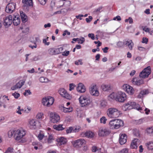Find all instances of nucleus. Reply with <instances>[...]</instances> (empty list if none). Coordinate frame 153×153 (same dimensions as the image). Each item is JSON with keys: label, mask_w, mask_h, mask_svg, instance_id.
Here are the masks:
<instances>
[{"label": "nucleus", "mask_w": 153, "mask_h": 153, "mask_svg": "<svg viewBox=\"0 0 153 153\" xmlns=\"http://www.w3.org/2000/svg\"><path fill=\"white\" fill-rule=\"evenodd\" d=\"M133 108H135L138 111L142 110V108L138 104H137L136 102L132 101H129L125 104L123 105L122 108V109L124 111H126Z\"/></svg>", "instance_id": "f257e3e1"}, {"label": "nucleus", "mask_w": 153, "mask_h": 153, "mask_svg": "<svg viewBox=\"0 0 153 153\" xmlns=\"http://www.w3.org/2000/svg\"><path fill=\"white\" fill-rule=\"evenodd\" d=\"M124 125L123 121L118 119L112 120L110 121L109 124L110 128L111 129H118L123 126Z\"/></svg>", "instance_id": "f03ea898"}, {"label": "nucleus", "mask_w": 153, "mask_h": 153, "mask_svg": "<svg viewBox=\"0 0 153 153\" xmlns=\"http://www.w3.org/2000/svg\"><path fill=\"white\" fill-rule=\"evenodd\" d=\"M120 112L117 108H108L107 112L108 117L110 118H116L119 117L120 115Z\"/></svg>", "instance_id": "7ed1b4c3"}, {"label": "nucleus", "mask_w": 153, "mask_h": 153, "mask_svg": "<svg viewBox=\"0 0 153 153\" xmlns=\"http://www.w3.org/2000/svg\"><path fill=\"white\" fill-rule=\"evenodd\" d=\"M79 103L82 105V107H84L89 105L91 101L88 95L81 96L79 98Z\"/></svg>", "instance_id": "20e7f679"}, {"label": "nucleus", "mask_w": 153, "mask_h": 153, "mask_svg": "<svg viewBox=\"0 0 153 153\" xmlns=\"http://www.w3.org/2000/svg\"><path fill=\"white\" fill-rule=\"evenodd\" d=\"M15 132L14 136L17 140H20L26 134L25 131L22 129L15 130Z\"/></svg>", "instance_id": "39448f33"}, {"label": "nucleus", "mask_w": 153, "mask_h": 153, "mask_svg": "<svg viewBox=\"0 0 153 153\" xmlns=\"http://www.w3.org/2000/svg\"><path fill=\"white\" fill-rule=\"evenodd\" d=\"M50 121L53 123H56L59 121L60 117L58 115L55 113L49 111L48 113Z\"/></svg>", "instance_id": "423d86ee"}, {"label": "nucleus", "mask_w": 153, "mask_h": 153, "mask_svg": "<svg viewBox=\"0 0 153 153\" xmlns=\"http://www.w3.org/2000/svg\"><path fill=\"white\" fill-rule=\"evenodd\" d=\"M115 100L119 102H123L125 101L126 98L125 93L122 91L118 92L117 93Z\"/></svg>", "instance_id": "0eeeda50"}, {"label": "nucleus", "mask_w": 153, "mask_h": 153, "mask_svg": "<svg viewBox=\"0 0 153 153\" xmlns=\"http://www.w3.org/2000/svg\"><path fill=\"white\" fill-rule=\"evenodd\" d=\"M151 72V68L150 66H148L145 68L139 75V76L143 78H145L148 76Z\"/></svg>", "instance_id": "6e6552de"}, {"label": "nucleus", "mask_w": 153, "mask_h": 153, "mask_svg": "<svg viewBox=\"0 0 153 153\" xmlns=\"http://www.w3.org/2000/svg\"><path fill=\"white\" fill-rule=\"evenodd\" d=\"M13 22L12 16L11 15L3 18V24L7 27L10 26Z\"/></svg>", "instance_id": "1a4fd4ad"}, {"label": "nucleus", "mask_w": 153, "mask_h": 153, "mask_svg": "<svg viewBox=\"0 0 153 153\" xmlns=\"http://www.w3.org/2000/svg\"><path fill=\"white\" fill-rule=\"evenodd\" d=\"M16 4L14 2L9 3L7 5L5 11L7 13H12L15 9Z\"/></svg>", "instance_id": "9d476101"}, {"label": "nucleus", "mask_w": 153, "mask_h": 153, "mask_svg": "<svg viewBox=\"0 0 153 153\" xmlns=\"http://www.w3.org/2000/svg\"><path fill=\"white\" fill-rule=\"evenodd\" d=\"M58 92L60 95L65 98L70 100L71 98V95L68 94L64 88H60Z\"/></svg>", "instance_id": "9b49d317"}, {"label": "nucleus", "mask_w": 153, "mask_h": 153, "mask_svg": "<svg viewBox=\"0 0 153 153\" xmlns=\"http://www.w3.org/2000/svg\"><path fill=\"white\" fill-rule=\"evenodd\" d=\"M111 133L110 131L106 128H100L99 130V135L100 136H105L108 135Z\"/></svg>", "instance_id": "f8f14e48"}, {"label": "nucleus", "mask_w": 153, "mask_h": 153, "mask_svg": "<svg viewBox=\"0 0 153 153\" xmlns=\"http://www.w3.org/2000/svg\"><path fill=\"white\" fill-rule=\"evenodd\" d=\"M123 88L124 90L128 94L132 95L134 92V90L132 87L128 85H124L123 86Z\"/></svg>", "instance_id": "ddd939ff"}, {"label": "nucleus", "mask_w": 153, "mask_h": 153, "mask_svg": "<svg viewBox=\"0 0 153 153\" xmlns=\"http://www.w3.org/2000/svg\"><path fill=\"white\" fill-rule=\"evenodd\" d=\"M85 141L84 139H79L77 140L74 142V145L76 147H80L84 144H85Z\"/></svg>", "instance_id": "4468645a"}, {"label": "nucleus", "mask_w": 153, "mask_h": 153, "mask_svg": "<svg viewBox=\"0 0 153 153\" xmlns=\"http://www.w3.org/2000/svg\"><path fill=\"white\" fill-rule=\"evenodd\" d=\"M132 83L135 85H140L144 83V81L143 79H139L136 78H133L132 80Z\"/></svg>", "instance_id": "2eb2a0df"}, {"label": "nucleus", "mask_w": 153, "mask_h": 153, "mask_svg": "<svg viewBox=\"0 0 153 153\" xmlns=\"http://www.w3.org/2000/svg\"><path fill=\"white\" fill-rule=\"evenodd\" d=\"M25 82V81L24 80L20 81L16 85L12 87V90H14L18 88H21L24 85Z\"/></svg>", "instance_id": "dca6fc26"}, {"label": "nucleus", "mask_w": 153, "mask_h": 153, "mask_svg": "<svg viewBox=\"0 0 153 153\" xmlns=\"http://www.w3.org/2000/svg\"><path fill=\"white\" fill-rule=\"evenodd\" d=\"M22 2L24 7L27 8L28 7L33 6L32 0H22Z\"/></svg>", "instance_id": "f3484780"}, {"label": "nucleus", "mask_w": 153, "mask_h": 153, "mask_svg": "<svg viewBox=\"0 0 153 153\" xmlns=\"http://www.w3.org/2000/svg\"><path fill=\"white\" fill-rule=\"evenodd\" d=\"M12 21L14 25L17 26L20 23V19L19 16L16 15V16H14Z\"/></svg>", "instance_id": "a211bd4d"}, {"label": "nucleus", "mask_w": 153, "mask_h": 153, "mask_svg": "<svg viewBox=\"0 0 153 153\" xmlns=\"http://www.w3.org/2000/svg\"><path fill=\"white\" fill-rule=\"evenodd\" d=\"M76 90L78 92L83 93L85 91V88L83 84L79 83L78 86L76 88Z\"/></svg>", "instance_id": "6ab92c4d"}, {"label": "nucleus", "mask_w": 153, "mask_h": 153, "mask_svg": "<svg viewBox=\"0 0 153 153\" xmlns=\"http://www.w3.org/2000/svg\"><path fill=\"white\" fill-rule=\"evenodd\" d=\"M127 137V136L126 134H122L120 138V143L121 145H123L126 142Z\"/></svg>", "instance_id": "aec40b11"}, {"label": "nucleus", "mask_w": 153, "mask_h": 153, "mask_svg": "<svg viewBox=\"0 0 153 153\" xmlns=\"http://www.w3.org/2000/svg\"><path fill=\"white\" fill-rule=\"evenodd\" d=\"M81 135L82 136V137H85L88 138H91L94 136V134L91 131H88L84 133H82Z\"/></svg>", "instance_id": "412c9836"}, {"label": "nucleus", "mask_w": 153, "mask_h": 153, "mask_svg": "<svg viewBox=\"0 0 153 153\" xmlns=\"http://www.w3.org/2000/svg\"><path fill=\"white\" fill-rule=\"evenodd\" d=\"M37 122H38L37 121H36L33 119L30 121L29 124H30V128L32 129H35L36 128V124Z\"/></svg>", "instance_id": "4be33fe9"}, {"label": "nucleus", "mask_w": 153, "mask_h": 153, "mask_svg": "<svg viewBox=\"0 0 153 153\" xmlns=\"http://www.w3.org/2000/svg\"><path fill=\"white\" fill-rule=\"evenodd\" d=\"M56 140L60 145L64 144L67 141L66 139L63 137H61L57 139Z\"/></svg>", "instance_id": "5701e85b"}, {"label": "nucleus", "mask_w": 153, "mask_h": 153, "mask_svg": "<svg viewBox=\"0 0 153 153\" xmlns=\"http://www.w3.org/2000/svg\"><path fill=\"white\" fill-rule=\"evenodd\" d=\"M102 90L104 91H108L111 90V86L110 84H104L101 86Z\"/></svg>", "instance_id": "b1692460"}, {"label": "nucleus", "mask_w": 153, "mask_h": 153, "mask_svg": "<svg viewBox=\"0 0 153 153\" xmlns=\"http://www.w3.org/2000/svg\"><path fill=\"white\" fill-rule=\"evenodd\" d=\"M138 140L137 139H134L131 142V145L130 148L132 149H136L137 146V142Z\"/></svg>", "instance_id": "393cba45"}, {"label": "nucleus", "mask_w": 153, "mask_h": 153, "mask_svg": "<svg viewBox=\"0 0 153 153\" xmlns=\"http://www.w3.org/2000/svg\"><path fill=\"white\" fill-rule=\"evenodd\" d=\"M20 15L22 21L24 22H26L27 21V16L25 14L23 11H21L20 12Z\"/></svg>", "instance_id": "a878e982"}, {"label": "nucleus", "mask_w": 153, "mask_h": 153, "mask_svg": "<svg viewBox=\"0 0 153 153\" xmlns=\"http://www.w3.org/2000/svg\"><path fill=\"white\" fill-rule=\"evenodd\" d=\"M149 93L148 90H143L141 91L139 94L138 96L139 98H141L143 97L144 95H147Z\"/></svg>", "instance_id": "bb28decb"}, {"label": "nucleus", "mask_w": 153, "mask_h": 153, "mask_svg": "<svg viewBox=\"0 0 153 153\" xmlns=\"http://www.w3.org/2000/svg\"><path fill=\"white\" fill-rule=\"evenodd\" d=\"M125 45L126 46H128L130 50H132L133 47L134 45V43L132 40H130L129 41H126L125 42Z\"/></svg>", "instance_id": "cd10ccee"}, {"label": "nucleus", "mask_w": 153, "mask_h": 153, "mask_svg": "<svg viewBox=\"0 0 153 153\" xmlns=\"http://www.w3.org/2000/svg\"><path fill=\"white\" fill-rule=\"evenodd\" d=\"M146 133L150 136H153V126L147 128L146 130Z\"/></svg>", "instance_id": "c85d7f7f"}, {"label": "nucleus", "mask_w": 153, "mask_h": 153, "mask_svg": "<svg viewBox=\"0 0 153 153\" xmlns=\"http://www.w3.org/2000/svg\"><path fill=\"white\" fill-rule=\"evenodd\" d=\"M48 102L46 105V106L47 107L50 106L53 103L54 100V99L50 97H48Z\"/></svg>", "instance_id": "c756f323"}, {"label": "nucleus", "mask_w": 153, "mask_h": 153, "mask_svg": "<svg viewBox=\"0 0 153 153\" xmlns=\"http://www.w3.org/2000/svg\"><path fill=\"white\" fill-rule=\"evenodd\" d=\"M72 40L74 41H78V43L82 44L85 41V39L84 37H81V38H73Z\"/></svg>", "instance_id": "7c9ffc66"}, {"label": "nucleus", "mask_w": 153, "mask_h": 153, "mask_svg": "<svg viewBox=\"0 0 153 153\" xmlns=\"http://www.w3.org/2000/svg\"><path fill=\"white\" fill-rule=\"evenodd\" d=\"M146 146L149 150L153 149V142H149L145 143Z\"/></svg>", "instance_id": "2f4dec72"}, {"label": "nucleus", "mask_w": 153, "mask_h": 153, "mask_svg": "<svg viewBox=\"0 0 153 153\" xmlns=\"http://www.w3.org/2000/svg\"><path fill=\"white\" fill-rule=\"evenodd\" d=\"M61 110L65 113L71 112L73 111L72 107L65 108L64 107H62Z\"/></svg>", "instance_id": "473e14b6"}, {"label": "nucleus", "mask_w": 153, "mask_h": 153, "mask_svg": "<svg viewBox=\"0 0 153 153\" xmlns=\"http://www.w3.org/2000/svg\"><path fill=\"white\" fill-rule=\"evenodd\" d=\"M62 125H54L53 126V128L56 130L58 131L63 130L64 128L62 127Z\"/></svg>", "instance_id": "72a5a7b5"}, {"label": "nucleus", "mask_w": 153, "mask_h": 153, "mask_svg": "<svg viewBox=\"0 0 153 153\" xmlns=\"http://www.w3.org/2000/svg\"><path fill=\"white\" fill-rule=\"evenodd\" d=\"M97 90V86L96 85H94L93 86H91L89 88V91L91 94L93 93L94 91Z\"/></svg>", "instance_id": "f704fd0d"}, {"label": "nucleus", "mask_w": 153, "mask_h": 153, "mask_svg": "<svg viewBox=\"0 0 153 153\" xmlns=\"http://www.w3.org/2000/svg\"><path fill=\"white\" fill-rule=\"evenodd\" d=\"M72 128L73 132H77L81 129V127L79 126L72 127Z\"/></svg>", "instance_id": "c9c22d12"}, {"label": "nucleus", "mask_w": 153, "mask_h": 153, "mask_svg": "<svg viewBox=\"0 0 153 153\" xmlns=\"http://www.w3.org/2000/svg\"><path fill=\"white\" fill-rule=\"evenodd\" d=\"M55 49L54 48H51L48 50V51L49 53L51 55H55Z\"/></svg>", "instance_id": "e433bc0d"}, {"label": "nucleus", "mask_w": 153, "mask_h": 153, "mask_svg": "<svg viewBox=\"0 0 153 153\" xmlns=\"http://www.w3.org/2000/svg\"><path fill=\"white\" fill-rule=\"evenodd\" d=\"M117 93H115L114 92L111 93L109 96V97L111 99H114L115 100Z\"/></svg>", "instance_id": "4c0bfd02"}, {"label": "nucleus", "mask_w": 153, "mask_h": 153, "mask_svg": "<svg viewBox=\"0 0 153 153\" xmlns=\"http://www.w3.org/2000/svg\"><path fill=\"white\" fill-rule=\"evenodd\" d=\"M15 130H10L8 132V137H11L13 134L14 135V134H15Z\"/></svg>", "instance_id": "58836bf2"}, {"label": "nucleus", "mask_w": 153, "mask_h": 153, "mask_svg": "<svg viewBox=\"0 0 153 153\" xmlns=\"http://www.w3.org/2000/svg\"><path fill=\"white\" fill-rule=\"evenodd\" d=\"M48 97L45 98H43L42 99V103L44 105L46 106L47 104L46 103L48 102Z\"/></svg>", "instance_id": "ea45409f"}, {"label": "nucleus", "mask_w": 153, "mask_h": 153, "mask_svg": "<svg viewBox=\"0 0 153 153\" xmlns=\"http://www.w3.org/2000/svg\"><path fill=\"white\" fill-rule=\"evenodd\" d=\"M124 43L122 42L119 41L117 43V47L118 48H121L123 47Z\"/></svg>", "instance_id": "a19ab883"}, {"label": "nucleus", "mask_w": 153, "mask_h": 153, "mask_svg": "<svg viewBox=\"0 0 153 153\" xmlns=\"http://www.w3.org/2000/svg\"><path fill=\"white\" fill-rule=\"evenodd\" d=\"M38 39V37H36L34 38L33 37H31L30 39V41L33 44H36V43Z\"/></svg>", "instance_id": "79ce46f5"}, {"label": "nucleus", "mask_w": 153, "mask_h": 153, "mask_svg": "<svg viewBox=\"0 0 153 153\" xmlns=\"http://www.w3.org/2000/svg\"><path fill=\"white\" fill-rule=\"evenodd\" d=\"M54 140L53 137L52 135H49L47 141L48 143H51Z\"/></svg>", "instance_id": "37998d69"}, {"label": "nucleus", "mask_w": 153, "mask_h": 153, "mask_svg": "<svg viewBox=\"0 0 153 153\" xmlns=\"http://www.w3.org/2000/svg\"><path fill=\"white\" fill-rule=\"evenodd\" d=\"M32 94L31 92L29 90H25V92L23 93L24 96H28V95H30Z\"/></svg>", "instance_id": "c03bdc74"}, {"label": "nucleus", "mask_w": 153, "mask_h": 153, "mask_svg": "<svg viewBox=\"0 0 153 153\" xmlns=\"http://www.w3.org/2000/svg\"><path fill=\"white\" fill-rule=\"evenodd\" d=\"M39 80L41 82H47V79L44 77H42L39 79Z\"/></svg>", "instance_id": "a18cd8bd"}, {"label": "nucleus", "mask_w": 153, "mask_h": 153, "mask_svg": "<svg viewBox=\"0 0 153 153\" xmlns=\"http://www.w3.org/2000/svg\"><path fill=\"white\" fill-rule=\"evenodd\" d=\"M100 122L101 123H102L103 124H105L107 120V119L104 117H103L100 119Z\"/></svg>", "instance_id": "49530a36"}, {"label": "nucleus", "mask_w": 153, "mask_h": 153, "mask_svg": "<svg viewBox=\"0 0 153 153\" xmlns=\"http://www.w3.org/2000/svg\"><path fill=\"white\" fill-rule=\"evenodd\" d=\"M128 21L130 24H132L133 23V20L131 17H129L128 19H126L125 20V22H128Z\"/></svg>", "instance_id": "de8ad7c7"}, {"label": "nucleus", "mask_w": 153, "mask_h": 153, "mask_svg": "<svg viewBox=\"0 0 153 153\" xmlns=\"http://www.w3.org/2000/svg\"><path fill=\"white\" fill-rule=\"evenodd\" d=\"M133 134L136 136H139L140 135L139 131L137 129L134 130Z\"/></svg>", "instance_id": "09e8293b"}, {"label": "nucleus", "mask_w": 153, "mask_h": 153, "mask_svg": "<svg viewBox=\"0 0 153 153\" xmlns=\"http://www.w3.org/2000/svg\"><path fill=\"white\" fill-rule=\"evenodd\" d=\"M101 149H100L99 150L97 149V147L95 146H93L92 149V151L93 152H95L97 150L99 152H100Z\"/></svg>", "instance_id": "8fccbe9b"}, {"label": "nucleus", "mask_w": 153, "mask_h": 153, "mask_svg": "<svg viewBox=\"0 0 153 153\" xmlns=\"http://www.w3.org/2000/svg\"><path fill=\"white\" fill-rule=\"evenodd\" d=\"M128 152V149H124L119 152L118 153H127Z\"/></svg>", "instance_id": "3c124183"}, {"label": "nucleus", "mask_w": 153, "mask_h": 153, "mask_svg": "<svg viewBox=\"0 0 153 153\" xmlns=\"http://www.w3.org/2000/svg\"><path fill=\"white\" fill-rule=\"evenodd\" d=\"M88 37L91 38L92 40H94L95 39L94 35L93 33H89L88 35Z\"/></svg>", "instance_id": "603ef678"}, {"label": "nucleus", "mask_w": 153, "mask_h": 153, "mask_svg": "<svg viewBox=\"0 0 153 153\" xmlns=\"http://www.w3.org/2000/svg\"><path fill=\"white\" fill-rule=\"evenodd\" d=\"M12 95L14 96L16 99H18L20 96V95L19 93L15 92L12 94Z\"/></svg>", "instance_id": "864d4df0"}, {"label": "nucleus", "mask_w": 153, "mask_h": 153, "mask_svg": "<svg viewBox=\"0 0 153 153\" xmlns=\"http://www.w3.org/2000/svg\"><path fill=\"white\" fill-rule=\"evenodd\" d=\"M66 133L67 134L73 132V128L72 127H70L68 129L66 130Z\"/></svg>", "instance_id": "5fc2aeb1"}, {"label": "nucleus", "mask_w": 153, "mask_h": 153, "mask_svg": "<svg viewBox=\"0 0 153 153\" xmlns=\"http://www.w3.org/2000/svg\"><path fill=\"white\" fill-rule=\"evenodd\" d=\"M99 92L97 90L95 91L93 93L91 94L93 96H98L99 95Z\"/></svg>", "instance_id": "6e6d98bb"}, {"label": "nucleus", "mask_w": 153, "mask_h": 153, "mask_svg": "<svg viewBox=\"0 0 153 153\" xmlns=\"http://www.w3.org/2000/svg\"><path fill=\"white\" fill-rule=\"evenodd\" d=\"M92 17L91 16H90L88 17V18H86L85 20L87 23H89L92 20Z\"/></svg>", "instance_id": "4d7b16f0"}, {"label": "nucleus", "mask_w": 153, "mask_h": 153, "mask_svg": "<svg viewBox=\"0 0 153 153\" xmlns=\"http://www.w3.org/2000/svg\"><path fill=\"white\" fill-rule=\"evenodd\" d=\"M75 87V85L73 83H71L69 85V90L70 91H71L72 90L74 89V87Z\"/></svg>", "instance_id": "13d9d810"}, {"label": "nucleus", "mask_w": 153, "mask_h": 153, "mask_svg": "<svg viewBox=\"0 0 153 153\" xmlns=\"http://www.w3.org/2000/svg\"><path fill=\"white\" fill-rule=\"evenodd\" d=\"M60 11L61 13L63 14H64L66 13L68 11V10L64 8L61 9Z\"/></svg>", "instance_id": "bf43d9fd"}, {"label": "nucleus", "mask_w": 153, "mask_h": 153, "mask_svg": "<svg viewBox=\"0 0 153 153\" xmlns=\"http://www.w3.org/2000/svg\"><path fill=\"white\" fill-rule=\"evenodd\" d=\"M82 60L81 59H79L78 60V61H75V64L76 65H79V62H80L79 64L80 65H82Z\"/></svg>", "instance_id": "052dcab7"}, {"label": "nucleus", "mask_w": 153, "mask_h": 153, "mask_svg": "<svg viewBox=\"0 0 153 153\" xmlns=\"http://www.w3.org/2000/svg\"><path fill=\"white\" fill-rule=\"evenodd\" d=\"M13 148L9 147L5 152V153H12V152H13Z\"/></svg>", "instance_id": "680f3d73"}, {"label": "nucleus", "mask_w": 153, "mask_h": 153, "mask_svg": "<svg viewBox=\"0 0 153 153\" xmlns=\"http://www.w3.org/2000/svg\"><path fill=\"white\" fill-rule=\"evenodd\" d=\"M40 4L42 5H45L47 0H38Z\"/></svg>", "instance_id": "e2e57ef3"}, {"label": "nucleus", "mask_w": 153, "mask_h": 153, "mask_svg": "<svg viewBox=\"0 0 153 153\" xmlns=\"http://www.w3.org/2000/svg\"><path fill=\"white\" fill-rule=\"evenodd\" d=\"M148 39L146 38H143L142 39V42L143 43H145L147 44L148 42Z\"/></svg>", "instance_id": "0e129e2a"}, {"label": "nucleus", "mask_w": 153, "mask_h": 153, "mask_svg": "<svg viewBox=\"0 0 153 153\" xmlns=\"http://www.w3.org/2000/svg\"><path fill=\"white\" fill-rule=\"evenodd\" d=\"M29 30V28L28 27H26L24 28L22 31V32L24 33H27Z\"/></svg>", "instance_id": "69168bd1"}, {"label": "nucleus", "mask_w": 153, "mask_h": 153, "mask_svg": "<svg viewBox=\"0 0 153 153\" xmlns=\"http://www.w3.org/2000/svg\"><path fill=\"white\" fill-rule=\"evenodd\" d=\"M44 137V135L40 133L38 135V137L40 140H42Z\"/></svg>", "instance_id": "338daca9"}, {"label": "nucleus", "mask_w": 153, "mask_h": 153, "mask_svg": "<svg viewBox=\"0 0 153 153\" xmlns=\"http://www.w3.org/2000/svg\"><path fill=\"white\" fill-rule=\"evenodd\" d=\"M106 104L105 101H103L101 102L100 104V106L101 107H104L106 106Z\"/></svg>", "instance_id": "774afa93"}]
</instances>
